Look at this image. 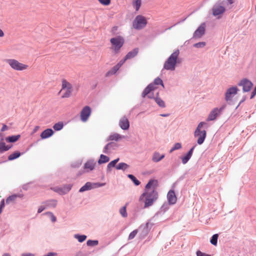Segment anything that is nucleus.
I'll list each match as a JSON object with an SVG mask.
<instances>
[{"mask_svg": "<svg viewBox=\"0 0 256 256\" xmlns=\"http://www.w3.org/2000/svg\"><path fill=\"white\" fill-rule=\"evenodd\" d=\"M145 197L144 208L151 206L158 199V193L155 190H148L144 192L140 197V200H142Z\"/></svg>", "mask_w": 256, "mask_h": 256, "instance_id": "1", "label": "nucleus"}, {"mask_svg": "<svg viewBox=\"0 0 256 256\" xmlns=\"http://www.w3.org/2000/svg\"><path fill=\"white\" fill-rule=\"evenodd\" d=\"M179 54V50L177 49L170 54L164 64V68L165 70H175Z\"/></svg>", "mask_w": 256, "mask_h": 256, "instance_id": "2", "label": "nucleus"}, {"mask_svg": "<svg viewBox=\"0 0 256 256\" xmlns=\"http://www.w3.org/2000/svg\"><path fill=\"white\" fill-rule=\"evenodd\" d=\"M204 126H206V128L208 127V124L204 122H200L194 132V137L198 138L197 144L200 145L204 143L206 136V130H200Z\"/></svg>", "mask_w": 256, "mask_h": 256, "instance_id": "3", "label": "nucleus"}, {"mask_svg": "<svg viewBox=\"0 0 256 256\" xmlns=\"http://www.w3.org/2000/svg\"><path fill=\"white\" fill-rule=\"evenodd\" d=\"M110 42L112 44L111 48L114 50L115 54H118L119 52L120 48L123 46L124 40L121 36H117L110 38Z\"/></svg>", "mask_w": 256, "mask_h": 256, "instance_id": "4", "label": "nucleus"}, {"mask_svg": "<svg viewBox=\"0 0 256 256\" xmlns=\"http://www.w3.org/2000/svg\"><path fill=\"white\" fill-rule=\"evenodd\" d=\"M147 24V20L144 16L142 15L137 16L133 21V27L136 30L144 28Z\"/></svg>", "mask_w": 256, "mask_h": 256, "instance_id": "5", "label": "nucleus"}, {"mask_svg": "<svg viewBox=\"0 0 256 256\" xmlns=\"http://www.w3.org/2000/svg\"><path fill=\"white\" fill-rule=\"evenodd\" d=\"M6 62L11 66L12 68L16 70H26L28 66L18 62L14 59H8Z\"/></svg>", "mask_w": 256, "mask_h": 256, "instance_id": "6", "label": "nucleus"}, {"mask_svg": "<svg viewBox=\"0 0 256 256\" xmlns=\"http://www.w3.org/2000/svg\"><path fill=\"white\" fill-rule=\"evenodd\" d=\"M225 108L224 106H222L220 108H214L208 114L206 121L210 122L214 120L216 118L220 116Z\"/></svg>", "mask_w": 256, "mask_h": 256, "instance_id": "7", "label": "nucleus"}, {"mask_svg": "<svg viewBox=\"0 0 256 256\" xmlns=\"http://www.w3.org/2000/svg\"><path fill=\"white\" fill-rule=\"evenodd\" d=\"M222 2L220 1L218 2L215 4L212 8V14L214 16H217L223 14L225 10V8L221 6Z\"/></svg>", "mask_w": 256, "mask_h": 256, "instance_id": "8", "label": "nucleus"}, {"mask_svg": "<svg viewBox=\"0 0 256 256\" xmlns=\"http://www.w3.org/2000/svg\"><path fill=\"white\" fill-rule=\"evenodd\" d=\"M238 85V86H242V90L244 92H248L250 91L253 86L252 83L246 78L240 80Z\"/></svg>", "mask_w": 256, "mask_h": 256, "instance_id": "9", "label": "nucleus"}, {"mask_svg": "<svg viewBox=\"0 0 256 256\" xmlns=\"http://www.w3.org/2000/svg\"><path fill=\"white\" fill-rule=\"evenodd\" d=\"M206 24L205 22L201 24L198 28L193 34V38H202L205 34Z\"/></svg>", "mask_w": 256, "mask_h": 256, "instance_id": "10", "label": "nucleus"}, {"mask_svg": "<svg viewBox=\"0 0 256 256\" xmlns=\"http://www.w3.org/2000/svg\"><path fill=\"white\" fill-rule=\"evenodd\" d=\"M238 91V88L236 86L228 88L225 93V100L228 102L231 100L234 95L236 94Z\"/></svg>", "mask_w": 256, "mask_h": 256, "instance_id": "11", "label": "nucleus"}, {"mask_svg": "<svg viewBox=\"0 0 256 256\" xmlns=\"http://www.w3.org/2000/svg\"><path fill=\"white\" fill-rule=\"evenodd\" d=\"M96 164V162L94 159L88 160L83 166L84 172H89L93 170L95 168Z\"/></svg>", "mask_w": 256, "mask_h": 256, "instance_id": "12", "label": "nucleus"}, {"mask_svg": "<svg viewBox=\"0 0 256 256\" xmlns=\"http://www.w3.org/2000/svg\"><path fill=\"white\" fill-rule=\"evenodd\" d=\"M150 225H152V224H150L149 222H147L144 224H142L138 228V232H140V236L142 238H144L148 235L149 232V231L150 229Z\"/></svg>", "mask_w": 256, "mask_h": 256, "instance_id": "13", "label": "nucleus"}, {"mask_svg": "<svg viewBox=\"0 0 256 256\" xmlns=\"http://www.w3.org/2000/svg\"><path fill=\"white\" fill-rule=\"evenodd\" d=\"M91 114V108L89 106H85L80 112V119L82 121L86 122Z\"/></svg>", "mask_w": 256, "mask_h": 256, "instance_id": "14", "label": "nucleus"}, {"mask_svg": "<svg viewBox=\"0 0 256 256\" xmlns=\"http://www.w3.org/2000/svg\"><path fill=\"white\" fill-rule=\"evenodd\" d=\"M72 185L70 184H66L62 188H55L54 190V192L60 194H65L68 192L72 189Z\"/></svg>", "mask_w": 256, "mask_h": 256, "instance_id": "15", "label": "nucleus"}, {"mask_svg": "<svg viewBox=\"0 0 256 256\" xmlns=\"http://www.w3.org/2000/svg\"><path fill=\"white\" fill-rule=\"evenodd\" d=\"M119 126L123 130H127L130 128V122L126 116H123L120 120Z\"/></svg>", "mask_w": 256, "mask_h": 256, "instance_id": "16", "label": "nucleus"}, {"mask_svg": "<svg viewBox=\"0 0 256 256\" xmlns=\"http://www.w3.org/2000/svg\"><path fill=\"white\" fill-rule=\"evenodd\" d=\"M167 199L169 204H174L176 203L177 198L174 190H170L167 194Z\"/></svg>", "mask_w": 256, "mask_h": 256, "instance_id": "17", "label": "nucleus"}, {"mask_svg": "<svg viewBox=\"0 0 256 256\" xmlns=\"http://www.w3.org/2000/svg\"><path fill=\"white\" fill-rule=\"evenodd\" d=\"M118 146V144L114 142H110L107 144L104 147L103 152L104 154H108L109 150H115Z\"/></svg>", "mask_w": 256, "mask_h": 256, "instance_id": "18", "label": "nucleus"}, {"mask_svg": "<svg viewBox=\"0 0 256 256\" xmlns=\"http://www.w3.org/2000/svg\"><path fill=\"white\" fill-rule=\"evenodd\" d=\"M54 134V132L52 128H47L41 133L40 137L42 139H46L52 136Z\"/></svg>", "mask_w": 256, "mask_h": 256, "instance_id": "19", "label": "nucleus"}, {"mask_svg": "<svg viewBox=\"0 0 256 256\" xmlns=\"http://www.w3.org/2000/svg\"><path fill=\"white\" fill-rule=\"evenodd\" d=\"M154 90V88L153 87V84H149L143 90L142 94V98H146L148 94H150V92Z\"/></svg>", "mask_w": 256, "mask_h": 256, "instance_id": "20", "label": "nucleus"}, {"mask_svg": "<svg viewBox=\"0 0 256 256\" xmlns=\"http://www.w3.org/2000/svg\"><path fill=\"white\" fill-rule=\"evenodd\" d=\"M57 202L58 201L56 200L50 199L43 202L42 204H45L46 208H54L57 205Z\"/></svg>", "mask_w": 256, "mask_h": 256, "instance_id": "21", "label": "nucleus"}, {"mask_svg": "<svg viewBox=\"0 0 256 256\" xmlns=\"http://www.w3.org/2000/svg\"><path fill=\"white\" fill-rule=\"evenodd\" d=\"M165 156L164 154H160L158 152H155L153 154L152 160L154 162H158L162 160Z\"/></svg>", "mask_w": 256, "mask_h": 256, "instance_id": "22", "label": "nucleus"}, {"mask_svg": "<svg viewBox=\"0 0 256 256\" xmlns=\"http://www.w3.org/2000/svg\"><path fill=\"white\" fill-rule=\"evenodd\" d=\"M92 189H94L92 182H86L84 186L80 188L78 192H83L85 191L91 190Z\"/></svg>", "mask_w": 256, "mask_h": 256, "instance_id": "23", "label": "nucleus"}, {"mask_svg": "<svg viewBox=\"0 0 256 256\" xmlns=\"http://www.w3.org/2000/svg\"><path fill=\"white\" fill-rule=\"evenodd\" d=\"M138 48H135L133 49L132 50L126 54V56H124L125 60L130 59V58H134L138 54Z\"/></svg>", "mask_w": 256, "mask_h": 256, "instance_id": "24", "label": "nucleus"}, {"mask_svg": "<svg viewBox=\"0 0 256 256\" xmlns=\"http://www.w3.org/2000/svg\"><path fill=\"white\" fill-rule=\"evenodd\" d=\"M169 204L168 203H164L161 206L160 210L154 216V218L158 216L159 214H164L166 211H167L169 209Z\"/></svg>", "mask_w": 256, "mask_h": 256, "instance_id": "25", "label": "nucleus"}, {"mask_svg": "<svg viewBox=\"0 0 256 256\" xmlns=\"http://www.w3.org/2000/svg\"><path fill=\"white\" fill-rule=\"evenodd\" d=\"M120 160V158H117L112 161H111L108 164L106 167V172L108 173L111 172L112 168L116 167V163Z\"/></svg>", "mask_w": 256, "mask_h": 256, "instance_id": "26", "label": "nucleus"}, {"mask_svg": "<svg viewBox=\"0 0 256 256\" xmlns=\"http://www.w3.org/2000/svg\"><path fill=\"white\" fill-rule=\"evenodd\" d=\"M124 136H121L118 134L114 133V134H110L109 136L107 139V141L109 140H114V141H118L120 139H122V138H124Z\"/></svg>", "mask_w": 256, "mask_h": 256, "instance_id": "27", "label": "nucleus"}, {"mask_svg": "<svg viewBox=\"0 0 256 256\" xmlns=\"http://www.w3.org/2000/svg\"><path fill=\"white\" fill-rule=\"evenodd\" d=\"M159 92H157L156 95V98H154V100L156 102L158 105V106L160 108H164L166 107V104L164 102L159 96Z\"/></svg>", "mask_w": 256, "mask_h": 256, "instance_id": "28", "label": "nucleus"}, {"mask_svg": "<svg viewBox=\"0 0 256 256\" xmlns=\"http://www.w3.org/2000/svg\"><path fill=\"white\" fill-rule=\"evenodd\" d=\"M20 135H12L6 138V140L8 142H16L20 138Z\"/></svg>", "mask_w": 256, "mask_h": 256, "instance_id": "29", "label": "nucleus"}, {"mask_svg": "<svg viewBox=\"0 0 256 256\" xmlns=\"http://www.w3.org/2000/svg\"><path fill=\"white\" fill-rule=\"evenodd\" d=\"M110 160V158L106 155L101 154L100 156V158L98 161V163L99 164H105L108 162Z\"/></svg>", "mask_w": 256, "mask_h": 256, "instance_id": "30", "label": "nucleus"}, {"mask_svg": "<svg viewBox=\"0 0 256 256\" xmlns=\"http://www.w3.org/2000/svg\"><path fill=\"white\" fill-rule=\"evenodd\" d=\"M22 153L19 152H15L14 153L10 154L8 156V160L12 161L18 158Z\"/></svg>", "mask_w": 256, "mask_h": 256, "instance_id": "31", "label": "nucleus"}, {"mask_svg": "<svg viewBox=\"0 0 256 256\" xmlns=\"http://www.w3.org/2000/svg\"><path fill=\"white\" fill-rule=\"evenodd\" d=\"M22 196H23L22 194H12V195L9 196L6 199V204H8L11 202L14 201L17 198H18V197L22 198Z\"/></svg>", "mask_w": 256, "mask_h": 256, "instance_id": "32", "label": "nucleus"}, {"mask_svg": "<svg viewBox=\"0 0 256 256\" xmlns=\"http://www.w3.org/2000/svg\"><path fill=\"white\" fill-rule=\"evenodd\" d=\"M150 84H153V87L154 88V90L156 88V85L160 84V85L162 86L163 87H164L163 82H162V80L159 77L156 78L154 80V82H152L150 83Z\"/></svg>", "mask_w": 256, "mask_h": 256, "instance_id": "33", "label": "nucleus"}, {"mask_svg": "<svg viewBox=\"0 0 256 256\" xmlns=\"http://www.w3.org/2000/svg\"><path fill=\"white\" fill-rule=\"evenodd\" d=\"M129 166V165L125 162H120L116 165V169L118 170H122L124 171L128 169Z\"/></svg>", "mask_w": 256, "mask_h": 256, "instance_id": "34", "label": "nucleus"}, {"mask_svg": "<svg viewBox=\"0 0 256 256\" xmlns=\"http://www.w3.org/2000/svg\"><path fill=\"white\" fill-rule=\"evenodd\" d=\"M128 204V203H126L125 206L122 207L119 210L120 214L122 216V217L124 218H126L128 216V213L126 212V206Z\"/></svg>", "mask_w": 256, "mask_h": 256, "instance_id": "35", "label": "nucleus"}, {"mask_svg": "<svg viewBox=\"0 0 256 256\" xmlns=\"http://www.w3.org/2000/svg\"><path fill=\"white\" fill-rule=\"evenodd\" d=\"M72 90V84L68 82L66 80H63L62 81V89Z\"/></svg>", "mask_w": 256, "mask_h": 256, "instance_id": "36", "label": "nucleus"}, {"mask_svg": "<svg viewBox=\"0 0 256 256\" xmlns=\"http://www.w3.org/2000/svg\"><path fill=\"white\" fill-rule=\"evenodd\" d=\"M74 238L77 239L80 242H84L87 236L84 234H75L74 235Z\"/></svg>", "mask_w": 256, "mask_h": 256, "instance_id": "37", "label": "nucleus"}, {"mask_svg": "<svg viewBox=\"0 0 256 256\" xmlns=\"http://www.w3.org/2000/svg\"><path fill=\"white\" fill-rule=\"evenodd\" d=\"M128 177L132 181L135 186H138L140 184V182L134 175L128 174Z\"/></svg>", "mask_w": 256, "mask_h": 256, "instance_id": "38", "label": "nucleus"}, {"mask_svg": "<svg viewBox=\"0 0 256 256\" xmlns=\"http://www.w3.org/2000/svg\"><path fill=\"white\" fill-rule=\"evenodd\" d=\"M157 180H150L148 181V182L146 184L145 188H146V191H148V190H151L150 188L151 186L155 184H157Z\"/></svg>", "mask_w": 256, "mask_h": 256, "instance_id": "39", "label": "nucleus"}, {"mask_svg": "<svg viewBox=\"0 0 256 256\" xmlns=\"http://www.w3.org/2000/svg\"><path fill=\"white\" fill-rule=\"evenodd\" d=\"M218 234H214L210 240V243L213 244L214 246H216L218 244Z\"/></svg>", "mask_w": 256, "mask_h": 256, "instance_id": "40", "label": "nucleus"}, {"mask_svg": "<svg viewBox=\"0 0 256 256\" xmlns=\"http://www.w3.org/2000/svg\"><path fill=\"white\" fill-rule=\"evenodd\" d=\"M64 126L63 123L62 122H58L56 123L53 126V128L55 130L58 131L61 130Z\"/></svg>", "mask_w": 256, "mask_h": 256, "instance_id": "41", "label": "nucleus"}, {"mask_svg": "<svg viewBox=\"0 0 256 256\" xmlns=\"http://www.w3.org/2000/svg\"><path fill=\"white\" fill-rule=\"evenodd\" d=\"M3 139L2 138L0 140V153L2 154L4 152H6V144L4 142L2 141Z\"/></svg>", "mask_w": 256, "mask_h": 256, "instance_id": "42", "label": "nucleus"}, {"mask_svg": "<svg viewBox=\"0 0 256 256\" xmlns=\"http://www.w3.org/2000/svg\"><path fill=\"white\" fill-rule=\"evenodd\" d=\"M191 156L188 154H186L184 156H182L181 157V159L182 160V162L183 164H186L188 161L190 160L191 158Z\"/></svg>", "mask_w": 256, "mask_h": 256, "instance_id": "43", "label": "nucleus"}, {"mask_svg": "<svg viewBox=\"0 0 256 256\" xmlns=\"http://www.w3.org/2000/svg\"><path fill=\"white\" fill-rule=\"evenodd\" d=\"M98 240H89L86 242V244L88 246H95L98 245Z\"/></svg>", "mask_w": 256, "mask_h": 256, "instance_id": "44", "label": "nucleus"}, {"mask_svg": "<svg viewBox=\"0 0 256 256\" xmlns=\"http://www.w3.org/2000/svg\"><path fill=\"white\" fill-rule=\"evenodd\" d=\"M182 148V144L180 142L176 143L174 146L170 150V152L171 153L175 150H179Z\"/></svg>", "mask_w": 256, "mask_h": 256, "instance_id": "45", "label": "nucleus"}, {"mask_svg": "<svg viewBox=\"0 0 256 256\" xmlns=\"http://www.w3.org/2000/svg\"><path fill=\"white\" fill-rule=\"evenodd\" d=\"M133 6H135L136 10L138 11L141 6V0H134Z\"/></svg>", "mask_w": 256, "mask_h": 256, "instance_id": "46", "label": "nucleus"}, {"mask_svg": "<svg viewBox=\"0 0 256 256\" xmlns=\"http://www.w3.org/2000/svg\"><path fill=\"white\" fill-rule=\"evenodd\" d=\"M206 45V43L204 42H200L196 43L194 44V46L196 48H202Z\"/></svg>", "mask_w": 256, "mask_h": 256, "instance_id": "47", "label": "nucleus"}, {"mask_svg": "<svg viewBox=\"0 0 256 256\" xmlns=\"http://www.w3.org/2000/svg\"><path fill=\"white\" fill-rule=\"evenodd\" d=\"M120 67L118 66L117 64H116V66H114L112 68V70L109 71L108 72V74H114L116 72L120 69Z\"/></svg>", "mask_w": 256, "mask_h": 256, "instance_id": "48", "label": "nucleus"}, {"mask_svg": "<svg viewBox=\"0 0 256 256\" xmlns=\"http://www.w3.org/2000/svg\"><path fill=\"white\" fill-rule=\"evenodd\" d=\"M46 214V215H48V216H50V218L51 219V221L52 222H56V217L54 216V214H53L52 212H46L45 213Z\"/></svg>", "mask_w": 256, "mask_h": 256, "instance_id": "49", "label": "nucleus"}, {"mask_svg": "<svg viewBox=\"0 0 256 256\" xmlns=\"http://www.w3.org/2000/svg\"><path fill=\"white\" fill-rule=\"evenodd\" d=\"M138 229H137L131 232L128 236V240L133 239L136 236V234H138Z\"/></svg>", "mask_w": 256, "mask_h": 256, "instance_id": "50", "label": "nucleus"}, {"mask_svg": "<svg viewBox=\"0 0 256 256\" xmlns=\"http://www.w3.org/2000/svg\"><path fill=\"white\" fill-rule=\"evenodd\" d=\"M94 188H100L105 186L106 183L92 182Z\"/></svg>", "mask_w": 256, "mask_h": 256, "instance_id": "51", "label": "nucleus"}, {"mask_svg": "<svg viewBox=\"0 0 256 256\" xmlns=\"http://www.w3.org/2000/svg\"><path fill=\"white\" fill-rule=\"evenodd\" d=\"M72 92V89L66 90V92L62 96V98H68L70 96Z\"/></svg>", "mask_w": 256, "mask_h": 256, "instance_id": "52", "label": "nucleus"}, {"mask_svg": "<svg viewBox=\"0 0 256 256\" xmlns=\"http://www.w3.org/2000/svg\"><path fill=\"white\" fill-rule=\"evenodd\" d=\"M98 2L104 6H108L110 3V0H98Z\"/></svg>", "mask_w": 256, "mask_h": 256, "instance_id": "53", "label": "nucleus"}, {"mask_svg": "<svg viewBox=\"0 0 256 256\" xmlns=\"http://www.w3.org/2000/svg\"><path fill=\"white\" fill-rule=\"evenodd\" d=\"M196 256H211L209 254H207L202 252L200 250H198L196 252Z\"/></svg>", "mask_w": 256, "mask_h": 256, "instance_id": "54", "label": "nucleus"}, {"mask_svg": "<svg viewBox=\"0 0 256 256\" xmlns=\"http://www.w3.org/2000/svg\"><path fill=\"white\" fill-rule=\"evenodd\" d=\"M46 208V206L45 204L44 206H39L38 210V213L40 214L42 212L43 210H44Z\"/></svg>", "mask_w": 256, "mask_h": 256, "instance_id": "55", "label": "nucleus"}, {"mask_svg": "<svg viewBox=\"0 0 256 256\" xmlns=\"http://www.w3.org/2000/svg\"><path fill=\"white\" fill-rule=\"evenodd\" d=\"M4 206V200L3 199L0 202V214H1L2 209Z\"/></svg>", "mask_w": 256, "mask_h": 256, "instance_id": "56", "label": "nucleus"}, {"mask_svg": "<svg viewBox=\"0 0 256 256\" xmlns=\"http://www.w3.org/2000/svg\"><path fill=\"white\" fill-rule=\"evenodd\" d=\"M186 18H184V19H182V20H180V21H179V22H178L177 23H176V24H174L172 26H170V27H169V28H167L166 29V30H170V29H171V28H172V26H176V24H180V23H181V22H184L186 20Z\"/></svg>", "mask_w": 256, "mask_h": 256, "instance_id": "57", "label": "nucleus"}, {"mask_svg": "<svg viewBox=\"0 0 256 256\" xmlns=\"http://www.w3.org/2000/svg\"><path fill=\"white\" fill-rule=\"evenodd\" d=\"M196 147V145L193 146L189 150L188 152L186 153L188 154H189L190 156H192V153H193V151H194V149Z\"/></svg>", "mask_w": 256, "mask_h": 256, "instance_id": "58", "label": "nucleus"}, {"mask_svg": "<svg viewBox=\"0 0 256 256\" xmlns=\"http://www.w3.org/2000/svg\"><path fill=\"white\" fill-rule=\"evenodd\" d=\"M246 96H244L242 97V100H240V102H239L238 104V105L236 107V108H238L239 107V106H240V104H242L243 102H244L246 100Z\"/></svg>", "mask_w": 256, "mask_h": 256, "instance_id": "59", "label": "nucleus"}, {"mask_svg": "<svg viewBox=\"0 0 256 256\" xmlns=\"http://www.w3.org/2000/svg\"><path fill=\"white\" fill-rule=\"evenodd\" d=\"M256 86L254 88V90H252V92L251 94L250 98L252 99V98H254V96H256Z\"/></svg>", "mask_w": 256, "mask_h": 256, "instance_id": "60", "label": "nucleus"}, {"mask_svg": "<svg viewBox=\"0 0 256 256\" xmlns=\"http://www.w3.org/2000/svg\"><path fill=\"white\" fill-rule=\"evenodd\" d=\"M146 96L148 97V98L150 99H154V98H156V96H154V93L151 92H150V94H148Z\"/></svg>", "mask_w": 256, "mask_h": 256, "instance_id": "61", "label": "nucleus"}, {"mask_svg": "<svg viewBox=\"0 0 256 256\" xmlns=\"http://www.w3.org/2000/svg\"><path fill=\"white\" fill-rule=\"evenodd\" d=\"M126 60H125V58H124V60H121L118 64L117 65L120 68L124 64V63L125 62V61Z\"/></svg>", "mask_w": 256, "mask_h": 256, "instance_id": "62", "label": "nucleus"}, {"mask_svg": "<svg viewBox=\"0 0 256 256\" xmlns=\"http://www.w3.org/2000/svg\"><path fill=\"white\" fill-rule=\"evenodd\" d=\"M56 255V253L54 252H50L44 255V256H54Z\"/></svg>", "mask_w": 256, "mask_h": 256, "instance_id": "63", "label": "nucleus"}, {"mask_svg": "<svg viewBox=\"0 0 256 256\" xmlns=\"http://www.w3.org/2000/svg\"><path fill=\"white\" fill-rule=\"evenodd\" d=\"M21 256H35V255L32 253H24Z\"/></svg>", "mask_w": 256, "mask_h": 256, "instance_id": "64", "label": "nucleus"}]
</instances>
